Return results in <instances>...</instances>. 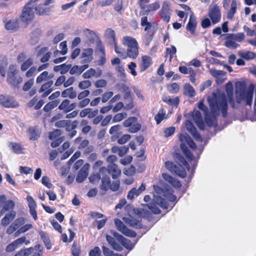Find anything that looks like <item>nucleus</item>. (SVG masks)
I'll use <instances>...</instances> for the list:
<instances>
[{
	"instance_id": "nucleus-7",
	"label": "nucleus",
	"mask_w": 256,
	"mask_h": 256,
	"mask_svg": "<svg viewBox=\"0 0 256 256\" xmlns=\"http://www.w3.org/2000/svg\"><path fill=\"white\" fill-rule=\"evenodd\" d=\"M198 108L204 112L205 116V120L207 124L210 126H214L216 124V118L212 116V114L208 112V108L204 104V100H201L198 104Z\"/></svg>"
},
{
	"instance_id": "nucleus-42",
	"label": "nucleus",
	"mask_w": 256,
	"mask_h": 256,
	"mask_svg": "<svg viewBox=\"0 0 256 256\" xmlns=\"http://www.w3.org/2000/svg\"><path fill=\"white\" fill-rule=\"evenodd\" d=\"M53 76V74L48 75V72L47 71H44L37 77L36 82L37 84H40L47 79L52 78Z\"/></svg>"
},
{
	"instance_id": "nucleus-58",
	"label": "nucleus",
	"mask_w": 256,
	"mask_h": 256,
	"mask_svg": "<svg viewBox=\"0 0 256 256\" xmlns=\"http://www.w3.org/2000/svg\"><path fill=\"white\" fill-rule=\"evenodd\" d=\"M127 116L126 112H120L116 114L112 118L113 122H119Z\"/></svg>"
},
{
	"instance_id": "nucleus-38",
	"label": "nucleus",
	"mask_w": 256,
	"mask_h": 256,
	"mask_svg": "<svg viewBox=\"0 0 256 256\" xmlns=\"http://www.w3.org/2000/svg\"><path fill=\"white\" fill-rule=\"evenodd\" d=\"M8 147L14 152L20 154L22 153L23 148L21 145L15 142H10L8 144Z\"/></svg>"
},
{
	"instance_id": "nucleus-32",
	"label": "nucleus",
	"mask_w": 256,
	"mask_h": 256,
	"mask_svg": "<svg viewBox=\"0 0 256 256\" xmlns=\"http://www.w3.org/2000/svg\"><path fill=\"white\" fill-rule=\"evenodd\" d=\"M142 63L140 66V72L146 70L152 64V58L150 56L144 55L142 58Z\"/></svg>"
},
{
	"instance_id": "nucleus-53",
	"label": "nucleus",
	"mask_w": 256,
	"mask_h": 256,
	"mask_svg": "<svg viewBox=\"0 0 256 256\" xmlns=\"http://www.w3.org/2000/svg\"><path fill=\"white\" fill-rule=\"evenodd\" d=\"M33 251L34 248H26L22 250L16 254L14 256H28L32 253Z\"/></svg>"
},
{
	"instance_id": "nucleus-50",
	"label": "nucleus",
	"mask_w": 256,
	"mask_h": 256,
	"mask_svg": "<svg viewBox=\"0 0 256 256\" xmlns=\"http://www.w3.org/2000/svg\"><path fill=\"white\" fill-rule=\"evenodd\" d=\"M70 100H64L59 106L58 108L62 110H63L64 112L67 113L70 112Z\"/></svg>"
},
{
	"instance_id": "nucleus-22",
	"label": "nucleus",
	"mask_w": 256,
	"mask_h": 256,
	"mask_svg": "<svg viewBox=\"0 0 256 256\" xmlns=\"http://www.w3.org/2000/svg\"><path fill=\"white\" fill-rule=\"evenodd\" d=\"M192 116L196 124L198 126L200 129L203 130L204 128V124L201 113L198 110H194L192 112Z\"/></svg>"
},
{
	"instance_id": "nucleus-49",
	"label": "nucleus",
	"mask_w": 256,
	"mask_h": 256,
	"mask_svg": "<svg viewBox=\"0 0 256 256\" xmlns=\"http://www.w3.org/2000/svg\"><path fill=\"white\" fill-rule=\"evenodd\" d=\"M121 126L119 124L112 126L110 128L109 130V133L114 136L118 137L122 134Z\"/></svg>"
},
{
	"instance_id": "nucleus-5",
	"label": "nucleus",
	"mask_w": 256,
	"mask_h": 256,
	"mask_svg": "<svg viewBox=\"0 0 256 256\" xmlns=\"http://www.w3.org/2000/svg\"><path fill=\"white\" fill-rule=\"evenodd\" d=\"M18 72V70L16 65L12 64L10 66L7 76V82L14 87H16L22 81L21 76H16Z\"/></svg>"
},
{
	"instance_id": "nucleus-16",
	"label": "nucleus",
	"mask_w": 256,
	"mask_h": 256,
	"mask_svg": "<svg viewBox=\"0 0 256 256\" xmlns=\"http://www.w3.org/2000/svg\"><path fill=\"white\" fill-rule=\"evenodd\" d=\"M24 243H25L26 245L30 243L29 241L26 240V238L25 236L18 238L9 244L6 248V250L8 252H12L22 245Z\"/></svg>"
},
{
	"instance_id": "nucleus-31",
	"label": "nucleus",
	"mask_w": 256,
	"mask_h": 256,
	"mask_svg": "<svg viewBox=\"0 0 256 256\" xmlns=\"http://www.w3.org/2000/svg\"><path fill=\"white\" fill-rule=\"evenodd\" d=\"M141 25L142 26H145L144 30L148 33L152 32L154 29V24L148 21L147 16H143L141 18Z\"/></svg>"
},
{
	"instance_id": "nucleus-62",
	"label": "nucleus",
	"mask_w": 256,
	"mask_h": 256,
	"mask_svg": "<svg viewBox=\"0 0 256 256\" xmlns=\"http://www.w3.org/2000/svg\"><path fill=\"white\" fill-rule=\"evenodd\" d=\"M32 224H26L23 226H22L20 228L18 229V230L15 233L16 236H17L18 234L20 233H24L29 230L32 228Z\"/></svg>"
},
{
	"instance_id": "nucleus-57",
	"label": "nucleus",
	"mask_w": 256,
	"mask_h": 256,
	"mask_svg": "<svg viewBox=\"0 0 256 256\" xmlns=\"http://www.w3.org/2000/svg\"><path fill=\"white\" fill-rule=\"evenodd\" d=\"M167 88L168 92L172 94L177 93L180 90L178 84L176 82L168 85Z\"/></svg>"
},
{
	"instance_id": "nucleus-21",
	"label": "nucleus",
	"mask_w": 256,
	"mask_h": 256,
	"mask_svg": "<svg viewBox=\"0 0 256 256\" xmlns=\"http://www.w3.org/2000/svg\"><path fill=\"white\" fill-rule=\"evenodd\" d=\"M90 166L89 164H86L80 169L76 178L78 182H82L86 178L88 174Z\"/></svg>"
},
{
	"instance_id": "nucleus-56",
	"label": "nucleus",
	"mask_w": 256,
	"mask_h": 256,
	"mask_svg": "<svg viewBox=\"0 0 256 256\" xmlns=\"http://www.w3.org/2000/svg\"><path fill=\"white\" fill-rule=\"evenodd\" d=\"M60 48L61 49V50L60 52L58 50H56L54 52V54L56 55L58 53L60 52L62 55H64L66 54L68 49H67V45L66 41H64L60 43L59 45Z\"/></svg>"
},
{
	"instance_id": "nucleus-4",
	"label": "nucleus",
	"mask_w": 256,
	"mask_h": 256,
	"mask_svg": "<svg viewBox=\"0 0 256 256\" xmlns=\"http://www.w3.org/2000/svg\"><path fill=\"white\" fill-rule=\"evenodd\" d=\"M179 139L182 142L180 144V148L182 150L185 156L192 162V164L196 166L197 164L198 160L199 158V155L195 158L190 150L187 148L185 146L184 142H186L188 146L193 150L196 148V145L194 141L192 140L190 137L187 134H180L179 136Z\"/></svg>"
},
{
	"instance_id": "nucleus-46",
	"label": "nucleus",
	"mask_w": 256,
	"mask_h": 256,
	"mask_svg": "<svg viewBox=\"0 0 256 256\" xmlns=\"http://www.w3.org/2000/svg\"><path fill=\"white\" fill-rule=\"evenodd\" d=\"M186 167L182 165H176L173 172L182 178H184L186 175Z\"/></svg>"
},
{
	"instance_id": "nucleus-14",
	"label": "nucleus",
	"mask_w": 256,
	"mask_h": 256,
	"mask_svg": "<svg viewBox=\"0 0 256 256\" xmlns=\"http://www.w3.org/2000/svg\"><path fill=\"white\" fill-rule=\"evenodd\" d=\"M0 206H2L1 212L4 213L8 211L13 210L14 203L12 200H7L5 196L1 195L0 196Z\"/></svg>"
},
{
	"instance_id": "nucleus-3",
	"label": "nucleus",
	"mask_w": 256,
	"mask_h": 256,
	"mask_svg": "<svg viewBox=\"0 0 256 256\" xmlns=\"http://www.w3.org/2000/svg\"><path fill=\"white\" fill-rule=\"evenodd\" d=\"M254 86L250 84L246 88L244 84L242 82H237L236 84V100L237 103L242 102H246V104L251 106L252 102Z\"/></svg>"
},
{
	"instance_id": "nucleus-34",
	"label": "nucleus",
	"mask_w": 256,
	"mask_h": 256,
	"mask_svg": "<svg viewBox=\"0 0 256 256\" xmlns=\"http://www.w3.org/2000/svg\"><path fill=\"white\" fill-rule=\"evenodd\" d=\"M88 66V64L82 66H74L70 68V73L71 74H80L87 68Z\"/></svg>"
},
{
	"instance_id": "nucleus-23",
	"label": "nucleus",
	"mask_w": 256,
	"mask_h": 256,
	"mask_svg": "<svg viewBox=\"0 0 256 256\" xmlns=\"http://www.w3.org/2000/svg\"><path fill=\"white\" fill-rule=\"evenodd\" d=\"M53 84L52 80H49L43 84L38 90L40 93H42V98L47 96L52 90L51 86Z\"/></svg>"
},
{
	"instance_id": "nucleus-9",
	"label": "nucleus",
	"mask_w": 256,
	"mask_h": 256,
	"mask_svg": "<svg viewBox=\"0 0 256 256\" xmlns=\"http://www.w3.org/2000/svg\"><path fill=\"white\" fill-rule=\"evenodd\" d=\"M114 224L117 230L126 236L131 238L136 236V234L134 231L128 229L119 219L114 220Z\"/></svg>"
},
{
	"instance_id": "nucleus-11",
	"label": "nucleus",
	"mask_w": 256,
	"mask_h": 256,
	"mask_svg": "<svg viewBox=\"0 0 256 256\" xmlns=\"http://www.w3.org/2000/svg\"><path fill=\"white\" fill-rule=\"evenodd\" d=\"M0 104L5 108H14L18 106V102L13 96L8 95H0Z\"/></svg>"
},
{
	"instance_id": "nucleus-24",
	"label": "nucleus",
	"mask_w": 256,
	"mask_h": 256,
	"mask_svg": "<svg viewBox=\"0 0 256 256\" xmlns=\"http://www.w3.org/2000/svg\"><path fill=\"white\" fill-rule=\"evenodd\" d=\"M123 220L126 223L135 228H138L142 227L140 221L132 216L129 215L128 216L124 217Z\"/></svg>"
},
{
	"instance_id": "nucleus-45",
	"label": "nucleus",
	"mask_w": 256,
	"mask_h": 256,
	"mask_svg": "<svg viewBox=\"0 0 256 256\" xmlns=\"http://www.w3.org/2000/svg\"><path fill=\"white\" fill-rule=\"evenodd\" d=\"M162 100L170 105L175 106H176L180 102V99L178 96L171 98L166 96L162 98Z\"/></svg>"
},
{
	"instance_id": "nucleus-55",
	"label": "nucleus",
	"mask_w": 256,
	"mask_h": 256,
	"mask_svg": "<svg viewBox=\"0 0 256 256\" xmlns=\"http://www.w3.org/2000/svg\"><path fill=\"white\" fill-rule=\"evenodd\" d=\"M93 52V50L92 48H88L84 50L82 55L84 58H86L84 60H86V62L90 61L91 58L90 57L92 54Z\"/></svg>"
},
{
	"instance_id": "nucleus-12",
	"label": "nucleus",
	"mask_w": 256,
	"mask_h": 256,
	"mask_svg": "<svg viewBox=\"0 0 256 256\" xmlns=\"http://www.w3.org/2000/svg\"><path fill=\"white\" fill-rule=\"evenodd\" d=\"M106 171H108V174H111L113 179L117 178L121 174L120 170L115 164H110L108 168L105 167H102L100 169V173H104Z\"/></svg>"
},
{
	"instance_id": "nucleus-15",
	"label": "nucleus",
	"mask_w": 256,
	"mask_h": 256,
	"mask_svg": "<svg viewBox=\"0 0 256 256\" xmlns=\"http://www.w3.org/2000/svg\"><path fill=\"white\" fill-rule=\"evenodd\" d=\"M171 4L168 0H165L163 2L160 14L163 20L166 22H168L170 20L171 14Z\"/></svg>"
},
{
	"instance_id": "nucleus-59",
	"label": "nucleus",
	"mask_w": 256,
	"mask_h": 256,
	"mask_svg": "<svg viewBox=\"0 0 256 256\" xmlns=\"http://www.w3.org/2000/svg\"><path fill=\"white\" fill-rule=\"evenodd\" d=\"M165 118L166 113L162 109L160 110L158 114L154 117V119L158 124H159Z\"/></svg>"
},
{
	"instance_id": "nucleus-26",
	"label": "nucleus",
	"mask_w": 256,
	"mask_h": 256,
	"mask_svg": "<svg viewBox=\"0 0 256 256\" xmlns=\"http://www.w3.org/2000/svg\"><path fill=\"white\" fill-rule=\"evenodd\" d=\"M122 43L124 46H126V49L133 48L138 45L137 41L134 38L129 36H124L122 40Z\"/></svg>"
},
{
	"instance_id": "nucleus-35",
	"label": "nucleus",
	"mask_w": 256,
	"mask_h": 256,
	"mask_svg": "<svg viewBox=\"0 0 256 256\" xmlns=\"http://www.w3.org/2000/svg\"><path fill=\"white\" fill-rule=\"evenodd\" d=\"M162 176L164 179L172 184L174 187L180 188L181 186L180 182L177 180L172 177L169 174H163Z\"/></svg>"
},
{
	"instance_id": "nucleus-33",
	"label": "nucleus",
	"mask_w": 256,
	"mask_h": 256,
	"mask_svg": "<svg viewBox=\"0 0 256 256\" xmlns=\"http://www.w3.org/2000/svg\"><path fill=\"white\" fill-rule=\"evenodd\" d=\"M184 94L189 98H192L196 96V91L190 84H186L184 86Z\"/></svg>"
},
{
	"instance_id": "nucleus-1",
	"label": "nucleus",
	"mask_w": 256,
	"mask_h": 256,
	"mask_svg": "<svg viewBox=\"0 0 256 256\" xmlns=\"http://www.w3.org/2000/svg\"><path fill=\"white\" fill-rule=\"evenodd\" d=\"M154 198L151 202L146 204L148 208L154 214H160L162 208H168L167 200L174 202L176 196L173 194L174 191L169 186L162 188L158 186H154Z\"/></svg>"
},
{
	"instance_id": "nucleus-51",
	"label": "nucleus",
	"mask_w": 256,
	"mask_h": 256,
	"mask_svg": "<svg viewBox=\"0 0 256 256\" xmlns=\"http://www.w3.org/2000/svg\"><path fill=\"white\" fill-rule=\"evenodd\" d=\"M176 52V48L174 46H171L170 48H166V57H170V60L171 61L174 56Z\"/></svg>"
},
{
	"instance_id": "nucleus-63",
	"label": "nucleus",
	"mask_w": 256,
	"mask_h": 256,
	"mask_svg": "<svg viewBox=\"0 0 256 256\" xmlns=\"http://www.w3.org/2000/svg\"><path fill=\"white\" fill-rule=\"evenodd\" d=\"M92 84V82L89 80H85L80 82L78 84V88L82 90H85L89 88Z\"/></svg>"
},
{
	"instance_id": "nucleus-39",
	"label": "nucleus",
	"mask_w": 256,
	"mask_h": 256,
	"mask_svg": "<svg viewBox=\"0 0 256 256\" xmlns=\"http://www.w3.org/2000/svg\"><path fill=\"white\" fill-rule=\"evenodd\" d=\"M138 45L133 48L126 49V54L128 58L136 59L138 55Z\"/></svg>"
},
{
	"instance_id": "nucleus-8",
	"label": "nucleus",
	"mask_w": 256,
	"mask_h": 256,
	"mask_svg": "<svg viewBox=\"0 0 256 256\" xmlns=\"http://www.w3.org/2000/svg\"><path fill=\"white\" fill-rule=\"evenodd\" d=\"M208 16L213 24H215L220 22L221 19V12L220 8L214 4L210 6Z\"/></svg>"
},
{
	"instance_id": "nucleus-19",
	"label": "nucleus",
	"mask_w": 256,
	"mask_h": 256,
	"mask_svg": "<svg viewBox=\"0 0 256 256\" xmlns=\"http://www.w3.org/2000/svg\"><path fill=\"white\" fill-rule=\"evenodd\" d=\"M51 53L48 51L47 48H42L36 54L37 58H40V60L42 62L44 63L48 62L50 57Z\"/></svg>"
},
{
	"instance_id": "nucleus-47",
	"label": "nucleus",
	"mask_w": 256,
	"mask_h": 256,
	"mask_svg": "<svg viewBox=\"0 0 256 256\" xmlns=\"http://www.w3.org/2000/svg\"><path fill=\"white\" fill-rule=\"evenodd\" d=\"M238 55L242 58L246 60H250L254 58L255 54L250 51H240L238 52Z\"/></svg>"
},
{
	"instance_id": "nucleus-29",
	"label": "nucleus",
	"mask_w": 256,
	"mask_h": 256,
	"mask_svg": "<svg viewBox=\"0 0 256 256\" xmlns=\"http://www.w3.org/2000/svg\"><path fill=\"white\" fill-rule=\"evenodd\" d=\"M16 214V212L14 210L8 212L4 218L2 219V224L4 226L8 225L14 218Z\"/></svg>"
},
{
	"instance_id": "nucleus-27",
	"label": "nucleus",
	"mask_w": 256,
	"mask_h": 256,
	"mask_svg": "<svg viewBox=\"0 0 256 256\" xmlns=\"http://www.w3.org/2000/svg\"><path fill=\"white\" fill-rule=\"evenodd\" d=\"M102 74V70L100 69L96 70L94 68H90L82 74V77L84 78H90L92 76H96V78L100 77Z\"/></svg>"
},
{
	"instance_id": "nucleus-54",
	"label": "nucleus",
	"mask_w": 256,
	"mask_h": 256,
	"mask_svg": "<svg viewBox=\"0 0 256 256\" xmlns=\"http://www.w3.org/2000/svg\"><path fill=\"white\" fill-rule=\"evenodd\" d=\"M230 34L232 36L233 40H235V42H240L245 38V35L242 32Z\"/></svg>"
},
{
	"instance_id": "nucleus-41",
	"label": "nucleus",
	"mask_w": 256,
	"mask_h": 256,
	"mask_svg": "<svg viewBox=\"0 0 256 256\" xmlns=\"http://www.w3.org/2000/svg\"><path fill=\"white\" fill-rule=\"evenodd\" d=\"M62 98H69L71 99L74 98L76 96V94L74 91L73 88L70 87L65 90L62 92Z\"/></svg>"
},
{
	"instance_id": "nucleus-52",
	"label": "nucleus",
	"mask_w": 256,
	"mask_h": 256,
	"mask_svg": "<svg viewBox=\"0 0 256 256\" xmlns=\"http://www.w3.org/2000/svg\"><path fill=\"white\" fill-rule=\"evenodd\" d=\"M110 178L109 177L102 178L100 188L102 190H107L110 186Z\"/></svg>"
},
{
	"instance_id": "nucleus-64",
	"label": "nucleus",
	"mask_w": 256,
	"mask_h": 256,
	"mask_svg": "<svg viewBox=\"0 0 256 256\" xmlns=\"http://www.w3.org/2000/svg\"><path fill=\"white\" fill-rule=\"evenodd\" d=\"M72 252L74 256H79L80 252V246L74 243L72 246Z\"/></svg>"
},
{
	"instance_id": "nucleus-10",
	"label": "nucleus",
	"mask_w": 256,
	"mask_h": 256,
	"mask_svg": "<svg viewBox=\"0 0 256 256\" xmlns=\"http://www.w3.org/2000/svg\"><path fill=\"white\" fill-rule=\"evenodd\" d=\"M124 127H128L129 131L134 133L139 130L141 128L140 124L138 122V120L136 117H130L123 122Z\"/></svg>"
},
{
	"instance_id": "nucleus-30",
	"label": "nucleus",
	"mask_w": 256,
	"mask_h": 256,
	"mask_svg": "<svg viewBox=\"0 0 256 256\" xmlns=\"http://www.w3.org/2000/svg\"><path fill=\"white\" fill-rule=\"evenodd\" d=\"M18 28V18H12L5 22V28L7 30H15Z\"/></svg>"
},
{
	"instance_id": "nucleus-20",
	"label": "nucleus",
	"mask_w": 256,
	"mask_h": 256,
	"mask_svg": "<svg viewBox=\"0 0 256 256\" xmlns=\"http://www.w3.org/2000/svg\"><path fill=\"white\" fill-rule=\"evenodd\" d=\"M226 91L227 94V98L229 103L232 108L235 107V102L233 98V85L229 82L226 85Z\"/></svg>"
},
{
	"instance_id": "nucleus-60",
	"label": "nucleus",
	"mask_w": 256,
	"mask_h": 256,
	"mask_svg": "<svg viewBox=\"0 0 256 256\" xmlns=\"http://www.w3.org/2000/svg\"><path fill=\"white\" fill-rule=\"evenodd\" d=\"M24 219L23 218H16L12 223V224L16 228V230H18L24 224Z\"/></svg>"
},
{
	"instance_id": "nucleus-17",
	"label": "nucleus",
	"mask_w": 256,
	"mask_h": 256,
	"mask_svg": "<svg viewBox=\"0 0 256 256\" xmlns=\"http://www.w3.org/2000/svg\"><path fill=\"white\" fill-rule=\"evenodd\" d=\"M26 201L30 209V214L35 220H37L38 216L37 212L36 210L37 205L35 200L32 196H28L26 197Z\"/></svg>"
},
{
	"instance_id": "nucleus-25",
	"label": "nucleus",
	"mask_w": 256,
	"mask_h": 256,
	"mask_svg": "<svg viewBox=\"0 0 256 256\" xmlns=\"http://www.w3.org/2000/svg\"><path fill=\"white\" fill-rule=\"evenodd\" d=\"M190 15L189 21L186 25V29L188 30L191 34H195L196 27V18L193 15L192 12Z\"/></svg>"
},
{
	"instance_id": "nucleus-61",
	"label": "nucleus",
	"mask_w": 256,
	"mask_h": 256,
	"mask_svg": "<svg viewBox=\"0 0 256 256\" xmlns=\"http://www.w3.org/2000/svg\"><path fill=\"white\" fill-rule=\"evenodd\" d=\"M61 130H56L50 134L49 138L51 140H56L61 137Z\"/></svg>"
},
{
	"instance_id": "nucleus-28",
	"label": "nucleus",
	"mask_w": 256,
	"mask_h": 256,
	"mask_svg": "<svg viewBox=\"0 0 256 256\" xmlns=\"http://www.w3.org/2000/svg\"><path fill=\"white\" fill-rule=\"evenodd\" d=\"M224 46L227 48L233 49H236L240 46V45L233 40L230 34H227L226 37Z\"/></svg>"
},
{
	"instance_id": "nucleus-2",
	"label": "nucleus",
	"mask_w": 256,
	"mask_h": 256,
	"mask_svg": "<svg viewBox=\"0 0 256 256\" xmlns=\"http://www.w3.org/2000/svg\"><path fill=\"white\" fill-rule=\"evenodd\" d=\"M228 98L223 92H213L208 97V101L210 108L212 116L216 117L222 114L226 117L228 114Z\"/></svg>"
},
{
	"instance_id": "nucleus-36",
	"label": "nucleus",
	"mask_w": 256,
	"mask_h": 256,
	"mask_svg": "<svg viewBox=\"0 0 256 256\" xmlns=\"http://www.w3.org/2000/svg\"><path fill=\"white\" fill-rule=\"evenodd\" d=\"M106 240L108 244L112 246V248L118 251H121L122 249L121 245L116 242L114 238L112 236L106 235Z\"/></svg>"
},
{
	"instance_id": "nucleus-6",
	"label": "nucleus",
	"mask_w": 256,
	"mask_h": 256,
	"mask_svg": "<svg viewBox=\"0 0 256 256\" xmlns=\"http://www.w3.org/2000/svg\"><path fill=\"white\" fill-rule=\"evenodd\" d=\"M30 4H28L23 8L22 14L20 16V20L24 23L28 24L31 22L34 18V12L33 8L29 6Z\"/></svg>"
},
{
	"instance_id": "nucleus-40",
	"label": "nucleus",
	"mask_w": 256,
	"mask_h": 256,
	"mask_svg": "<svg viewBox=\"0 0 256 256\" xmlns=\"http://www.w3.org/2000/svg\"><path fill=\"white\" fill-rule=\"evenodd\" d=\"M105 37L110 43H114L116 40L115 32L111 28H107L104 33Z\"/></svg>"
},
{
	"instance_id": "nucleus-13",
	"label": "nucleus",
	"mask_w": 256,
	"mask_h": 256,
	"mask_svg": "<svg viewBox=\"0 0 256 256\" xmlns=\"http://www.w3.org/2000/svg\"><path fill=\"white\" fill-rule=\"evenodd\" d=\"M26 54L24 53H20L17 57L18 62H22L20 66V70L24 72L27 70L34 63V60L32 58H26Z\"/></svg>"
},
{
	"instance_id": "nucleus-48",
	"label": "nucleus",
	"mask_w": 256,
	"mask_h": 256,
	"mask_svg": "<svg viewBox=\"0 0 256 256\" xmlns=\"http://www.w3.org/2000/svg\"><path fill=\"white\" fill-rule=\"evenodd\" d=\"M160 6L158 2H154L146 6L144 10V14H148L150 12L155 11L159 8Z\"/></svg>"
},
{
	"instance_id": "nucleus-37",
	"label": "nucleus",
	"mask_w": 256,
	"mask_h": 256,
	"mask_svg": "<svg viewBox=\"0 0 256 256\" xmlns=\"http://www.w3.org/2000/svg\"><path fill=\"white\" fill-rule=\"evenodd\" d=\"M28 135L31 140H36L40 136V132L36 128H30L28 130Z\"/></svg>"
},
{
	"instance_id": "nucleus-44",
	"label": "nucleus",
	"mask_w": 256,
	"mask_h": 256,
	"mask_svg": "<svg viewBox=\"0 0 256 256\" xmlns=\"http://www.w3.org/2000/svg\"><path fill=\"white\" fill-rule=\"evenodd\" d=\"M238 6L237 0H232L230 5V8L228 12V18L229 19H232L234 17V14L236 12V8Z\"/></svg>"
},
{
	"instance_id": "nucleus-43",
	"label": "nucleus",
	"mask_w": 256,
	"mask_h": 256,
	"mask_svg": "<svg viewBox=\"0 0 256 256\" xmlns=\"http://www.w3.org/2000/svg\"><path fill=\"white\" fill-rule=\"evenodd\" d=\"M119 242L126 249L130 250L134 246L136 242L132 243L130 240L123 237V238L119 241Z\"/></svg>"
},
{
	"instance_id": "nucleus-18",
	"label": "nucleus",
	"mask_w": 256,
	"mask_h": 256,
	"mask_svg": "<svg viewBox=\"0 0 256 256\" xmlns=\"http://www.w3.org/2000/svg\"><path fill=\"white\" fill-rule=\"evenodd\" d=\"M186 129L191 134L194 138L198 141L202 142V138L198 132L196 128L194 126L192 122L187 120L184 123Z\"/></svg>"
}]
</instances>
